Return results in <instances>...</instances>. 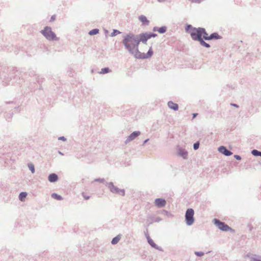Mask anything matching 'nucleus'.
Masks as SVG:
<instances>
[{
	"label": "nucleus",
	"instance_id": "12",
	"mask_svg": "<svg viewBox=\"0 0 261 261\" xmlns=\"http://www.w3.org/2000/svg\"><path fill=\"white\" fill-rule=\"evenodd\" d=\"M147 239V242L148 244L153 248L161 250V248L159 247L149 237V236H147L146 237Z\"/></svg>",
	"mask_w": 261,
	"mask_h": 261
},
{
	"label": "nucleus",
	"instance_id": "26",
	"mask_svg": "<svg viewBox=\"0 0 261 261\" xmlns=\"http://www.w3.org/2000/svg\"><path fill=\"white\" fill-rule=\"evenodd\" d=\"M99 29H94L89 31V34L91 36L97 34L99 33Z\"/></svg>",
	"mask_w": 261,
	"mask_h": 261
},
{
	"label": "nucleus",
	"instance_id": "24",
	"mask_svg": "<svg viewBox=\"0 0 261 261\" xmlns=\"http://www.w3.org/2000/svg\"><path fill=\"white\" fill-rule=\"evenodd\" d=\"M161 214H162L169 218L173 217V215L171 213H170L169 212H168L166 210H163L162 211Z\"/></svg>",
	"mask_w": 261,
	"mask_h": 261
},
{
	"label": "nucleus",
	"instance_id": "40",
	"mask_svg": "<svg viewBox=\"0 0 261 261\" xmlns=\"http://www.w3.org/2000/svg\"><path fill=\"white\" fill-rule=\"evenodd\" d=\"M55 18H56V16L55 15H53L51 18H50V21H54L55 19Z\"/></svg>",
	"mask_w": 261,
	"mask_h": 261
},
{
	"label": "nucleus",
	"instance_id": "13",
	"mask_svg": "<svg viewBox=\"0 0 261 261\" xmlns=\"http://www.w3.org/2000/svg\"><path fill=\"white\" fill-rule=\"evenodd\" d=\"M59 179L58 176L56 173H51L48 176V180L50 182H55L58 181Z\"/></svg>",
	"mask_w": 261,
	"mask_h": 261
},
{
	"label": "nucleus",
	"instance_id": "3",
	"mask_svg": "<svg viewBox=\"0 0 261 261\" xmlns=\"http://www.w3.org/2000/svg\"><path fill=\"white\" fill-rule=\"evenodd\" d=\"M203 32H205V29L203 28H194L189 32V33L194 40L199 41L202 39V33Z\"/></svg>",
	"mask_w": 261,
	"mask_h": 261
},
{
	"label": "nucleus",
	"instance_id": "47",
	"mask_svg": "<svg viewBox=\"0 0 261 261\" xmlns=\"http://www.w3.org/2000/svg\"><path fill=\"white\" fill-rule=\"evenodd\" d=\"M58 153H59L60 154H61V155H63V153L62 152H61L60 151H58Z\"/></svg>",
	"mask_w": 261,
	"mask_h": 261
},
{
	"label": "nucleus",
	"instance_id": "33",
	"mask_svg": "<svg viewBox=\"0 0 261 261\" xmlns=\"http://www.w3.org/2000/svg\"><path fill=\"white\" fill-rule=\"evenodd\" d=\"M199 142H195L194 144H193V149L194 150H197L199 148Z\"/></svg>",
	"mask_w": 261,
	"mask_h": 261
},
{
	"label": "nucleus",
	"instance_id": "11",
	"mask_svg": "<svg viewBox=\"0 0 261 261\" xmlns=\"http://www.w3.org/2000/svg\"><path fill=\"white\" fill-rule=\"evenodd\" d=\"M137 35L139 36V38L140 39V41L144 44H146L147 40L149 39L148 36V33L147 32L143 33Z\"/></svg>",
	"mask_w": 261,
	"mask_h": 261
},
{
	"label": "nucleus",
	"instance_id": "41",
	"mask_svg": "<svg viewBox=\"0 0 261 261\" xmlns=\"http://www.w3.org/2000/svg\"><path fill=\"white\" fill-rule=\"evenodd\" d=\"M83 197L86 200H88V199H89L90 198V196H85V195H83Z\"/></svg>",
	"mask_w": 261,
	"mask_h": 261
},
{
	"label": "nucleus",
	"instance_id": "36",
	"mask_svg": "<svg viewBox=\"0 0 261 261\" xmlns=\"http://www.w3.org/2000/svg\"><path fill=\"white\" fill-rule=\"evenodd\" d=\"M94 181L96 182H105V179L104 178H98L94 179Z\"/></svg>",
	"mask_w": 261,
	"mask_h": 261
},
{
	"label": "nucleus",
	"instance_id": "25",
	"mask_svg": "<svg viewBox=\"0 0 261 261\" xmlns=\"http://www.w3.org/2000/svg\"><path fill=\"white\" fill-rule=\"evenodd\" d=\"M251 153L255 156H261V151L256 149H253L251 151Z\"/></svg>",
	"mask_w": 261,
	"mask_h": 261
},
{
	"label": "nucleus",
	"instance_id": "31",
	"mask_svg": "<svg viewBox=\"0 0 261 261\" xmlns=\"http://www.w3.org/2000/svg\"><path fill=\"white\" fill-rule=\"evenodd\" d=\"M194 28L192 27V26L190 24H187L186 27V31L189 33V32L190 31L192 30V29Z\"/></svg>",
	"mask_w": 261,
	"mask_h": 261
},
{
	"label": "nucleus",
	"instance_id": "37",
	"mask_svg": "<svg viewBox=\"0 0 261 261\" xmlns=\"http://www.w3.org/2000/svg\"><path fill=\"white\" fill-rule=\"evenodd\" d=\"M191 3L200 4L202 1V0H189Z\"/></svg>",
	"mask_w": 261,
	"mask_h": 261
},
{
	"label": "nucleus",
	"instance_id": "9",
	"mask_svg": "<svg viewBox=\"0 0 261 261\" xmlns=\"http://www.w3.org/2000/svg\"><path fill=\"white\" fill-rule=\"evenodd\" d=\"M154 204L158 207H163L166 204V201L163 198H156L154 200Z\"/></svg>",
	"mask_w": 261,
	"mask_h": 261
},
{
	"label": "nucleus",
	"instance_id": "1",
	"mask_svg": "<svg viewBox=\"0 0 261 261\" xmlns=\"http://www.w3.org/2000/svg\"><path fill=\"white\" fill-rule=\"evenodd\" d=\"M139 37L132 33L127 34L123 36L122 43L129 54L133 53L134 50L138 51L139 45L141 42Z\"/></svg>",
	"mask_w": 261,
	"mask_h": 261
},
{
	"label": "nucleus",
	"instance_id": "18",
	"mask_svg": "<svg viewBox=\"0 0 261 261\" xmlns=\"http://www.w3.org/2000/svg\"><path fill=\"white\" fill-rule=\"evenodd\" d=\"M149 218L150 219V223H152L153 222H160L162 220L159 217H154L153 216H150Z\"/></svg>",
	"mask_w": 261,
	"mask_h": 261
},
{
	"label": "nucleus",
	"instance_id": "27",
	"mask_svg": "<svg viewBox=\"0 0 261 261\" xmlns=\"http://www.w3.org/2000/svg\"><path fill=\"white\" fill-rule=\"evenodd\" d=\"M110 69L108 67L102 68L101 71L99 72L100 74H106L110 72Z\"/></svg>",
	"mask_w": 261,
	"mask_h": 261
},
{
	"label": "nucleus",
	"instance_id": "28",
	"mask_svg": "<svg viewBox=\"0 0 261 261\" xmlns=\"http://www.w3.org/2000/svg\"><path fill=\"white\" fill-rule=\"evenodd\" d=\"M28 166L31 172L34 173L35 171L34 165L32 163H29Z\"/></svg>",
	"mask_w": 261,
	"mask_h": 261
},
{
	"label": "nucleus",
	"instance_id": "43",
	"mask_svg": "<svg viewBox=\"0 0 261 261\" xmlns=\"http://www.w3.org/2000/svg\"><path fill=\"white\" fill-rule=\"evenodd\" d=\"M198 114L197 113H193V119L195 118L197 116Z\"/></svg>",
	"mask_w": 261,
	"mask_h": 261
},
{
	"label": "nucleus",
	"instance_id": "23",
	"mask_svg": "<svg viewBox=\"0 0 261 261\" xmlns=\"http://www.w3.org/2000/svg\"><path fill=\"white\" fill-rule=\"evenodd\" d=\"M167 31V27L162 26L158 29V32L161 34H164Z\"/></svg>",
	"mask_w": 261,
	"mask_h": 261
},
{
	"label": "nucleus",
	"instance_id": "16",
	"mask_svg": "<svg viewBox=\"0 0 261 261\" xmlns=\"http://www.w3.org/2000/svg\"><path fill=\"white\" fill-rule=\"evenodd\" d=\"M168 106L170 109L173 110L174 111H177L178 109V105L171 101H169L168 102Z\"/></svg>",
	"mask_w": 261,
	"mask_h": 261
},
{
	"label": "nucleus",
	"instance_id": "45",
	"mask_svg": "<svg viewBox=\"0 0 261 261\" xmlns=\"http://www.w3.org/2000/svg\"><path fill=\"white\" fill-rule=\"evenodd\" d=\"M158 1L160 3H164L166 1V0H158Z\"/></svg>",
	"mask_w": 261,
	"mask_h": 261
},
{
	"label": "nucleus",
	"instance_id": "10",
	"mask_svg": "<svg viewBox=\"0 0 261 261\" xmlns=\"http://www.w3.org/2000/svg\"><path fill=\"white\" fill-rule=\"evenodd\" d=\"M218 151L224 154L226 156H230L232 154V152L230 150H228L226 147L224 146H221L218 148Z\"/></svg>",
	"mask_w": 261,
	"mask_h": 261
},
{
	"label": "nucleus",
	"instance_id": "38",
	"mask_svg": "<svg viewBox=\"0 0 261 261\" xmlns=\"http://www.w3.org/2000/svg\"><path fill=\"white\" fill-rule=\"evenodd\" d=\"M234 158L237 160H241V157L239 155H234Z\"/></svg>",
	"mask_w": 261,
	"mask_h": 261
},
{
	"label": "nucleus",
	"instance_id": "20",
	"mask_svg": "<svg viewBox=\"0 0 261 261\" xmlns=\"http://www.w3.org/2000/svg\"><path fill=\"white\" fill-rule=\"evenodd\" d=\"M120 239H121V235L120 234L117 235L116 237L113 238V239L111 241L112 244H113V245L117 244L118 243V242L120 241Z\"/></svg>",
	"mask_w": 261,
	"mask_h": 261
},
{
	"label": "nucleus",
	"instance_id": "2",
	"mask_svg": "<svg viewBox=\"0 0 261 261\" xmlns=\"http://www.w3.org/2000/svg\"><path fill=\"white\" fill-rule=\"evenodd\" d=\"M40 33L49 41H58L59 40V38L56 36V34L52 31L50 27H45L43 30L40 31Z\"/></svg>",
	"mask_w": 261,
	"mask_h": 261
},
{
	"label": "nucleus",
	"instance_id": "39",
	"mask_svg": "<svg viewBox=\"0 0 261 261\" xmlns=\"http://www.w3.org/2000/svg\"><path fill=\"white\" fill-rule=\"evenodd\" d=\"M58 139L59 140H62L63 141H65L66 140V139L64 136L60 137Z\"/></svg>",
	"mask_w": 261,
	"mask_h": 261
},
{
	"label": "nucleus",
	"instance_id": "46",
	"mask_svg": "<svg viewBox=\"0 0 261 261\" xmlns=\"http://www.w3.org/2000/svg\"><path fill=\"white\" fill-rule=\"evenodd\" d=\"M153 31H154V32L158 31L157 28L156 27H154L153 29Z\"/></svg>",
	"mask_w": 261,
	"mask_h": 261
},
{
	"label": "nucleus",
	"instance_id": "22",
	"mask_svg": "<svg viewBox=\"0 0 261 261\" xmlns=\"http://www.w3.org/2000/svg\"><path fill=\"white\" fill-rule=\"evenodd\" d=\"M53 198L57 199L58 200H61L63 199V197L56 193H53L51 195Z\"/></svg>",
	"mask_w": 261,
	"mask_h": 261
},
{
	"label": "nucleus",
	"instance_id": "35",
	"mask_svg": "<svg viewBox=\"0 0 261 261\" xmlns=\"http://www.w3.org/2000/svg\"><path fill=\"white\" fill-rule=\"evenodd\" d=\"M195 254L197 256H202L204 255V253L203 252L195 251Z\"/></svg>",
	"mask_w": 261,
	"mask_h": 261
},
{
	"label": "nucleus",
	"instance_id": "44",
	"mask_svg": "<svg viewBox=\"0 0 261 261\" xmlns=\"http://www.w3.org/2000/svg\"><path fill=\"white\" fill-rule=\"evenodd\" d=\"M149 139H146L144 142H143V145H144L145 143H146L148 141H149Z\"/></svg>",
	"mask_w": 261,
	"mask_h": 261
},
{
	"label": "nucleus",
	"instance_id": "5",
	"mask_svg": "<svg viewBox=\"0 0 261 261\" xmlns=\"http://www.w3.org/2000/svg\"><path fill=\"white\" fill-rule=\"evenodd\" d=\"M194 211L193 208H190L187 210L185 214V219L186 224L188 226L192 225L194 222Z\"/></svg>",
	"mask_w": 261,
	"mask_h": 261
},
{
	"label": "nucleus",
	"instance_id": "4",
	"mask_svg": "<svg viewBox=\"0 0 261 261\" xmlns=\"http://www.w3.org/2000/svg\"><path fill=\"white\" fill-rule=\"evenodd\" d=\"M133 55L136 59H145L150 58L153 55V51L151 47H150L146 54L141 53L139 49L138 51L136 50H133V53L130 54Z\"/></svg>",
	"mask_w": 261,
	"mask_h": 261
},
{
	"label": "nucleus",
	"instance_id": "30",
	"mask_svg": "<svg viewBox=\"0 0 261 261\" xmlns=\"http://www.w3.org/2000/svg\"><path fill=\"white\" fill-rule=\"evenodd\" d=\"M120 33H121V32L119 31L114 29V30H113V32L111 33L110 36L111 37H114V36H115L119 34Z\"/></svg>",
	"mask_w": 261,
	"mask_h": 261
},
{
	"label": "nucleus",
	"instance_id": "32",
	"mask_svg": "<svg viewBox=\"0 0 261 261\" xmlns=\"http://www.w3.org/2000/svg\"><path fill=\"white\" fill-rule=\"evenodd\" d=\"M202 36L203 39L205 40H209V39H206V38H208L209 36L208 35V34L206 33L205 30V32L202 33Z\"/></svg>",
	"mask_w": 261,
	"mask_h": 261
},
{
	"label": "nucleus",
	"instance_id": "19",
	"mask_svg": "<svg viewBox=\"0 0 261 261\" xmlns=\"http://www.w3.org/2000/svg\"><path fill=\"white\" fill-rule=\"evenodd\" d=\"M250 261H261V256L258 255H253L250 257Z\"/></svg>",
	"mask_w": 261,
	"mask_h": 261
},
{
	"label": "nucleus",
	"instance_id": "7",
	"mask_svg": "<svg viewBox=\"0 0 261 261\" xmlns=\"http://www.w3.org/2000/svg\"><path fill=\"white\" fill-rule=\"evenodd\" d=\"M213 222L215 225H216L219 229L222 231H227L231 228L224 222H221L220 220L217 219H214Z\"/></svg>",
	"mask_w": 261,
	"mask_h": 261
},
{
	"label": "nucleus",
	"instance_id": "14",
	"mask_svg": "<svg viewBox=\"0 0 261 261\" xmlns=\"http://www.w3.org/2000/svg\"><path fill=\"white\" fill-rule=\"evenodd\" d=\"M178 155L184 159H187L188 152L185 149L179 148L178 150Z\"/></svg>",
	"mask_w": 261,
	"mask_h": 261
},
{
	"label": "nucleus",
	"instance_id": "17",
	"mask_svg": "<svg viewBox=\"0 0 261 261\" xmlns=\"http://www.w3.org/2000/svg\"><path fill=\"white\" fill-rule=\"evenodd\" d=\"M222 37L219 35L217 33H213L209 36L208 38H206V39H209V40L213 39H220Z\"/></svg>",
	"mask_w": 261,
	"mask_h": 261
},
{
	"label": "nucleus",
	"instance_id": "42",
	"mask_svg": "<svg viewBox=\"0 0 261 261\" xmlns=\"http://www.w3.org/2000/svg\"><path fill=\"white\" fill-rule=\"evenodd\" d=\"M231 105L236 108H239V106L236 103H231Z\"/></svg>",
	"mask_w": 261,
	"mask_h": 261
},
{
	"label": "nucleus",
	"instance_id": "15",
	"mask_svg": "<svg viewBox=\"0 0 261 261\" xmlns=\"http://www.w3.org/2000/svg\"><path fill=\"white\" fill-rule=\"evenodd\" d=\"M138 19L142 23V24H145L146 25L149 24V21L145 16L141 15L139 17Z\"/></svg>",
	"mask_w": 261,
	"mask_h": 261
},
{
	"label": "nucleus",
	"instance_id": "21",
	"mask_svg": "<svg viewBox=\"0 0 261 261\" xmlns=\"http://www.w3.org/2000/svg\"><path fill=\"white\" fill-rule=\"evenodd\" d=\"M27 196V193L26 192H21L19 195V200L21 201H23Z\"/></svg>",
	"mask_w": 261,
	"mask_h": 261
},
{
	"label": "nucleus",
	"instance_id": "34",
	"mask_svg": "<svg viewBox=\"0 0 261 261\" xmlns=\"http://www.w3.org/2000/svg\"><path fill=\"white\" fill-rule=\"evenodd\" d=\"M148 36L149 37V39L151 38V37H155L157 36V35L155 33H148Z\"/></svg>",
	"mask_w": 261,
	"mask_h": 261
},
{
	"label": "nucleus",
	"instance_id": "29",
	"mask_svg": "<svg viewBox=\"0 0 261 261\" xmlns=\"http://www.w3.org/2000/svg\"><path fill=\"white\" fill-rule=\"evenodd\" d=\"M199 42L201 45H202L206 48L210 47V45L208 43H207L206 42H205L202 39L199 41Z\"/></svg>",
	"mask_w": 261,
	"mask_h": 261
},
{
	"label": "nucleus",
	"instance_id": "6",
	"mask_svg": "<svg viewBox=\"0 0 261 261\" xmlns=\"http://www.w3.org/2000/svg\"><path fill=\"white\" fill-rule=\"evenodd\" d=\"M106 186L109 189L111 192L115 194H118L122 196L125 195V191L124 189H120L115 186L113 182H106Z\"/></svg>",
	"mask_w": 261,
	"mask_h": 261
},
{
	"label": "nucleus",
	"instance_id": "8",
	"mask_svg": "<svg viewBox=\"0 0 261 261\" xmlns=\"http://www.w3.org/2000/svg\"><path fill=\"white\" fill-rule=\"evenodd\" d=\"M140 134H141V133L139 131H135V132H133L129 136H128V137L125 141V143L127 144V143L130 142V141L134 140L135 138H136Z\"/></svg>",
	"mask_w": 261,
	"mask_h": 261
}]
</instances>
